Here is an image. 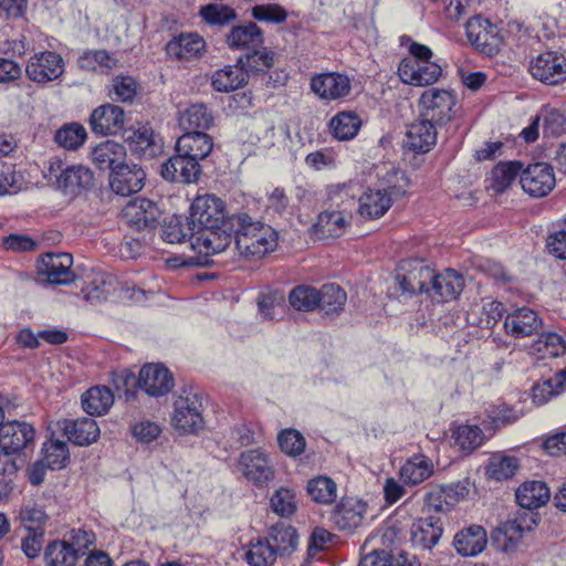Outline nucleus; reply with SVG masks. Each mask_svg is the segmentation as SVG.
<instances>
[{
  "label": "nucleus",
  "mask_w": 566,
  "mask_h": 566,
  "mask_svg": "<svg viewBox=\"0 0 566 566\" xmlns=\"http://www.w3.org/2000/svg\"><path fill=\"white\" fill-rule=\"evenodd\" d=\"M276 244L277 232L271 226L248 213H237L235 248L241 255L260 259L274 251Z\"/></svg>",
  "instance_id": "obj_1"
},
{
  "label": "nucleus",
  "mask_w": 566,
  "mask_h": 566,
  "mask_svg": "<svg viewBox=\"0 0 566 566\" xmlns=\"http://www.w3.org/2000/svg\"><path fill=\"white\" fill-rule=\"evenodd\" d=\"M392 178L396 179L395 184L389 185L384 189H370L359 198L358 212L361 217L367 219H378L382 217L392 203L394 198H399L406 195L409 187L407 176L399 170L392 172Z\"/></svg>",
  "instance_id": "obj_2"
},
{
  "label": "nucleus",
  "mask_w": 566,
  "mask_h": 566,
  "mask_svg": "<svg viewBox=\"0 0 566 566\" xmlns=\"http://www.w3.org/2000/svg\"><path fill=\"white\" fill-rule=\"evenodd\" d=\"M45 178L65 195L75 196L94 185V175L85 166H65L61 160L50 161Z\"/></svg>",
  "instance_id": "obj_3"
},
{
  "label": "nucleus",
  "mask_w": 566,
  "mask_h": 566,
  "mask_svg": "<svg viewBox=\"0 0 566 566\" xmlns=\"http://www.w3.org/2000/svg\"><path fill=\"white\" fill-rule=\"evenodd\" d=\"M171 426L180 433H196L202 429V400L198 392L185 391L175 400Z\"/></svg>",
  "instance_id": "obj_4"
},
{
  "label": "nucleus",
  "mask_w": 566,
  "mask_h": 566,
  "mask_svg": "<svg viewBox=\"0 0 566 566\" xmlns=\"http://www.w3.org/2000/svg\"><path fill=\"white\" fill-rule=\"evenodd\" d=\"M195 229L235 222L237 214L227 216L223 201L212 195L198 196L190 207L189 216Z\"/></svg>",
  "instance_id": "obj_5"
},
{
  "label": "nucleus",
  "mask_w": 566,
  "mask_h": 566,
  "mask_svg": "<svg viewBox=\"0 0 566 566\" xmlns=\"http://www.w3.org/2000/svg\"><path fill=\"white\" fill-rule=\"evenodd\" d=\"M233 233H235V222L196 229L192 249L205 255L221 253L231 244Z\"/></svg>",
  "instance_id": "obj_6"
},
{
  "label": "nucleus",
  "mask_w": 566,
  "mask_h": 566,
  "mask_svg": "<svg viewBox=\"0 0 566 566\" xmlns=\"http://www.w3.org/2000/svg\"><path fill=\"white\" fill-rule=\"evenodd\" d=\"M455 97L448 91L428 90L420 97V117L437 126H442L453 117Z\"/></svg>",
  "instance_id": "obj_7"
},
{
  "label": "nucleus",
  "mask_w": 566,
  "mask_h": 566,
  "mask_svg": "<svg viewBox=\"0 0 566 566\" xmlns=\"http://www.w3.org/2000/svg\"><path fill=\"white\" fill-rule=\"evenodd\" d=\"M433 270L420 260H403L398 268L396 282L402 293H430Z\"/></svg>",
  "instance_id": "obj_8"
},
{
  "label": "nucleus",
  "mask_w": 566,
  "mask_h": 566,
  "mask_svg": "<svg viewBox=\"0 0 566 566\" xmlns=\"http://www.w3.org/2000/svg\"><path fill=\"white\" fill-rule=\"evenodd\" d=\"M531 75L547 85H557L566 80V56L557 51H545L530 61Z\"/></svg>",
  "instance_id": "obj_9"
},
{
  "label": "nucleus",
  "mask_w": 566,
  "mask_h": 566,
  "mask_svg": "<svg viewBox=\"0 0 566 566\" xmlns=\"http://www.w3.org/2000/svg\"><path fill=\"white\" fill-rule=\"evenodd\" d=\"M72 265V254L65 252H49L39 261L38 274L43 281L50 284L67 285L75 280Z\"/></svg>",
  "instance_id": "obj_10"
},
{
  "label": "nucleus",
  "mask_w": 566,
  "mask_h": 566,
  "mask_svg": "<svg viewBox=\"0 0 566 566\" xmlns=\"http://www.w3.org/2000/svg\"><path fill=\"white\" fill-rule=\"evenodd\" d=\"M64 73V61L53 51H43L32 55L27 65L28 78L38 84H48Z\"/></svg>",
  "instance_id": "obj_11"
},
{
  "label": "nucleus",
  "mask_w": 566,
  "mask_h": 566,
  "mask_svg": "<svg viewBox=\"0 0 566 566\" xmlns=\"http://www.w3.org/2000/svg\"><path fill=\"white\" fill-rule=\"evenodd\" d=\"M522 189L534 198L547 196L555 187L556 179L553 167L547 163L530 164L521 172Z\"/></svg>",
  "instance_id": "obj_12"
},
{
  "label": "nucleus",
  "mask_w": 566,
  "mask_h": 566,
  "mask_svg": "<svg viewBox=\"0 0 566 566\" xmlns=\"http://www.w3.org/2000/svg\"><path fill=\"white\" fill-rule=\"evenodd\" d=\"M35 430L25 421H7L0 426V451L4 455L18 454L32 446Z\"/></svg>",
  "instance_id": "obj_13"
},
{
  "label": "nucleus",
  "mask_w": 566,
  "mask_h": 566,
  "mask_svg": "<svg viewBox=\"0 0 566 566\" xmlns=\"http://www.w3.org/2000/svg\"><path fill=\"white\" fill-rule=\"evenodd\" d=\"M310 87L319 99L333 102L349 95L352 81L339 72L318 73L312 76Z\"/></svg>",
  "instance_id": "obj_14"
},
{
  "label": "nucleus",
  "mask_w": 566,
  "mask_h": 566,
  "mask_svg": "<svg viewBox=\"0 0 566 566\" xmlns=\"http://www.w3.org/2000/svg\"><path fill=\"white\" fill-rule=\"evenodd\" d=\"M239 467L242 474L254 484L262 486L274 478V467L269 457L260 449L241 453Z\"/></svg>",
  "instance_id": "obj_15"
},
{
  "label": "nucleus",
  "mask_w": 566,
  "mask_h": 566,
  "mask_svg": "<svg viewBox=\"0 0 566 566\" xmlns=\"http://www.w3.org/2000/svg\"><path fill=\"white\" fill-rule=\"evenodd\" d=\"M123 214L130 227L145 230L156 228L161 211L155 201L138 197L125 206Z\"/></svg>",
  "instance_id": "obj_16"
},
{
  "label": "nucleus",
  "mask_w": 566,
  "mask_h": 566,
  "mask_svg": "<svg viewBox=\"0 0 566 566\" xmlns=\"http://www.w3.org/2000/svg\"><path fill=\"white\" fill-rule=\"evenodd\" d=\"M442 69L431 61H413L403 59L398 66V74L402 82L413 86L430 85L439 80Z\"/></svg>",
  "instance_id": "obj_17"
},
{
  "label": "nucleus",
  "mask_w": 566,
  "mask_h": 566,
  "mask_svg": "<svg viewBox=\"0 0 566 566\" xmlns=\"http://www.w3.org/2000/svg\"><path fill=\"white\" fill-rule=\"evenodd\" d=\"M145 178L146 174L139 166L118 163L111 172L109 186L116 195L126 197L140 191Z\"/></svg>",
  "instance_id": "obj_18"
},
{
  "label": "nucleus",
  "mask_w": 566,
  "mask_h": 566,
  "mask_svg": "<svg viewBox=\"0 0 566 566\" xmlns=\"http://www.w3.org/2000/svg\"><path fill=\"white\" fill-rule=\"evenodd\" d=\"M137 384L148 396L161 397L174 387V377L163 365H145L138 376Z\"/></svg>",
  "instance_id": "obj_19"
},
{
  "label": "nucleus",
  "mask_w": 566,
  "mask_h": 566,
  "mask_svg": "<svg viewBox=\"0 0 566 566\" xmlns=\"http://www.w3.org/2000/svg\"><path fill=\"white\" fill-rule=\"evenodd\" d=\"M161 177L170 182L193 184L201 175V166L176 151L160 167Z\"/></svg>",
  "instance_id": "obj_20"
},
{
  "label": "nucleus",
  "mask_w": 566,
  "mask_h": 566,
  "mask_svg": "<svg viewBox=\"0 0 566 566\" xmlns=\"http://www.w3.org/2000/svg\"><path fill=\"white\" fill-rule=\"evenodd\" d=\"M542 326L543 322L537 312L526 306L507 314L504 322L506 333L514 338L532 336L538 333Z\"/></svg>",
  "instance_id": "obj_21"
},
{
  "label": "nucleus",
  "mask_w": 566,
  "mask_h": 566,
  "mask_svg": "<svg viewBox=\"0 0 566 566\" xmlns=\"http://www.w3.org/2000/svg\"><path fill=\"white\" fill-rule=\"evenodd\" d=\"M90 123L95 134L115 135L124 127L125 112L117 105L104 104L93 111Z\"/></svg>",
  "instance_id": "obj_22"
},
{
  "label": "nucleus",
  "mask_w": 566,
  "mask_h": 566,
  "mask_svg": "<svg viewBox=\"0 0 566 566\" xmlns=\"http://www.w3.org/2000/svg\"><path fill=\"white\" fill-rule=\"evenodd\" d=\"M367 504L361 500L345 497L335 506L331 520L342 531L355 530L363 523Z\"/></svg>",
  "instance_id": "obj_23"
},
{
  "label": "nucleus",
  "mask_w": 566,
  "mask_h": 566,
  "mask_svg": "<svg viewBox=\"0 0 566 566\" xmlns=\"http://www.w3.org/2000/svg\"><path fill=\"white\" fill-rule=\"evenodd\" d=\"M352 220L350 211L346 210H325L317 217L312 227L314 235L319 239L342 237Z\"/></svg>",
  "instance_id": "obj_24"
},
{
  "label": "nucleus",
  "mask_w": 566,
  "mask_h": 566,
  "mask_svg": "<svg viewBox=\"0 0 566 566\" xmlns=\"http://www.w3.org/2000/svg\"><path fill=\"white\" fill-rule=\"evenodd\" d=\"M57 427L76 446H90L97 440L101 430L93 418L63 419Z\"/></svg>",
  "instance_id": "obj_25"
},
{
  "label": "nucleus",
  "mask_w": 566,
  "mask_h": 566,
  "mask_svg": "<svg viewBox=\"0 0 566 566\" xmlns=\"http://www.w3.org/2000/svg\"><path fill=\"white\" fill-rule=\"evenodd\" d=\"M464 287V279L452 269H448L440 274L433 272V280L430 282V293L433 300L438 302H449L455 300Z\"/></svg>",
  "instance_id": "obj_26"
},
{
  "label": "nucleus",
  "mask_w": 566,
  "mask_h": 566,
  "mask_svg": "<svg viewBox=\"0 0 566 566\" xmlns=\"http://www.w3.org/2000/svg\"><path fill=\"white\" fill-rule=\"evenodd\" d=\"M212 149L213 140L203 132H187L176 143L177 153L198 164L206 159Z\"/></svg>",
  "instance_id": "obj_27"
},
{
  "label": "nucleus",
  "mask_w": 566,
  "mask_h": 566,
  "mask_svg": "<svg viewBox=\"0 0 566 566\" xmlns=\"http://www.w3.org/2000/svg\"><path fill=\"white\" fill-rule=\"evenodd\" d=\"M437 127V125L420 117L419 120L409 126L403 140L405 147L417 154L428 153L436 145Z\"/></svg>",
  "instance_id": "obj_28"
},
{
  "label": "nucleus",
  "mask_w": 566,
  "mask_h": 566,
  "mask_svg": "<svg viewBox=\"0 0 566 566\" xmlns=\"http://www.w3.org/2000/svg\"><path fill=\"white\" fill-rule=\"evenodd\" d=\"M443 533L441 520L437 516L420 517L411 525V542L416 547L431 549Z\"/></svg>",
  "instance_id": "obj_29"
},
{
  "label": "nucleus",
  "mask_w": 566,
  "mask_h": 566,
  "mask_svg": "<svg viewBox=\"0 0 566 566\" xmlns=\"http://www.w3.org/2000/svg\"><path fill=\"white\" fill-rule=\"evenodd\" d=\"M486 531L474 524L459 531L453 538V546L462 556H475L486 547Z\"/></svg>",
  "instance_id": "obj_30"
},
{
  "label": "nucleus",
  "mask_w": 566,
  "mask_h": 566,
  "mask_svg": "<svg viewBox=\"0 0 566 566\" xmlns=\"http://www.w3.org/2000/svg\"><path fill=\"white\" fill-rule=\"evenodd\" d=\"M227 44L232 50H254L263 44L262 30L253 22L232 27L226 35Z\"/></svg>",
  "instance_id": "obj_31"
},
{
  "label": "nucleus",
  "mask_w": 566,
  "mask_h": 566,
  "mask_svg": "<svg viewBox=\"0 0 566 566\" xmlns=\"http://www.w3.org/2000/svg\"><path fill=\"white\" fill-rule=\"evenodd\" d=\"M205 40L195 33L180 34L166 45L167 54L178 60L198 57L205 50Z\"/></svg>",
  "instance_id": "obj_32"
},
{
  "label": "nucleus",
  "mask_w": 566,
  "mask_h": 566,
  "mask_svg": "<svg viewBox=\"0 0 566 566\" xmlns=\"http://www.w3.org/2000/svg\"><path fill=\"white\" fill-rule=\"evenodd\" d=\"M274 62L275 53L268 49L262 51L254 49L252 53H248L238 59V64L244 69L248 76L261 75V81L265 83H270L272 80L268 71L274 66Z\"/></svg>",
  "instance_id": "obj_33"
},
{
  "label": "nucleus",
  "mask_w": 566,
  "mask_h": 566,
  "mask_svg": "<svg viewBox=\"0 0 566 566\" xmlns=\"http://www.w3.org/2000/svg\"><path fill=\"white\" fill-rule=\"evenodd\" d=\"M515 496L521 507L533 511L548 502L551 491L543 481H527L518 486Z\"/></svg>",
  "instance_id": "obj_34"
},
{
  "label": "nucleus",
  "mask_w": 566,
  "mask_h": 566,
  "mask_svg": "<svg viewBox=\"0 0 566 566\" xmlns=\"http://www.w3.org/2000/svg\"><path fill=\"white\" fill-rule=\"evenodd\" d=\"M125 140L129 150L138 156L153 158L161 150L153 129L146 126L132 130Z\"/></svg>",
  "instance_id": "obj_35"
},
{
  "label": "nucleus",
  "mask_w": 566,
  "mask_h": 566,
  "mask_svg": "<svg viewBox=\"0 0 566 566\" xmlns=\"http://www.w3.org/2000/svg\"><path fill=\"white\" fill-rule=\"evenodd\" d=\"M213 124V115L202 104H192L179 114V126L186 132H201Z\"/></svg>",
  "instance_id": "obj_36"
},
{
  "label": "nucleus",
  "mask_w": 566,
  "mask_h": 566,
  "mask_svg": "<svg viewBox=\"0 0 566 566\" xmlns=\"http://www.w3.org/2000/svg\"><path fill=\"white\" fill-rule=\"evenodd\" d=\"M249 76L240 64L226 66L212 76V86L218 92L235 91L248 83Z\"/></svg>",
  "instance_id": "obj_37"
},
{
  "label": "nucleus",
  "mask_w": 566,
  "mask_h": 566,
  "mask_svg": "<svg viewBox=\"0 0 566 566\" xmlns=\"http://www.w3.org/2000/svg\"><path fill=\"white\" fill-rule=\"evenodd\" d=\"M114 403L113 392L105 386H96L88 389L82 396V406L88 415H104Z\"/></svg>",
  "instance_id": "obj_38"
},
{
  "label": "nucleus",
  "mask_w": 566,
  "mask_h": 566,
  "mask_svg": "<svg viewBox=\"0 0 566 566\" xmlns=\"http://www.w3.org/2000/svg\"><path fill=\"white\" fill-rule=\"evenodd\" d=\"M195 227H192L190 218L171 217L165 221L161 228V239L165 242L175 244L182 243L187 239L190 240L192 245V238L195 237Z\"/></svg>",
  "instance_id": "obj_39"
},
{
  "label": "nucleus",
  "mask_w": 566,
  "mask_h": 566,
  "mask_svg": "<svg viewBox=\"0 0 566 566\" xmlns=\"http://www.w3.org/2000/svg\"><path fill=\"white\" fill-rule=\"evenodd\" d=\"M432 473V462L424 455H415L401 467L400 479L406 484L416 485L429 479Z\"/></svg>",
  "instance_id": "obj_40"
},
{
  "label": "nucleus",
  "mask_w": 566,
  "mask_h": 566,
  "mask_svg": "<svg viewBox=\"0 0 566 566\" xmlns=\"http://www.w3.org/2000/svg\"><path fill=\"white\" fill-rule=\"evenodd\" d=\"M266 538L270 539L280 556L292 554L298 544L296 530L285 523L272 526Z\"/></svg>",
  "instance_id": "obj_41"
},
{
  "label": "nucleus",
  "mask_w": 566,
  "mask_h": 566,
  "mask_svg": "<svg viewBox=\"0 0 566 566\" xmlns=\"http://www.w3.org/2000/svg\"><path fill=\"white\" fill-rule=\"evenodd\" d=\"M319 303L317 308L327 316L338 315L345 306L347 295L335 284H325L318 290Z\"/></svg>",
  "instance_id": "obj_42"
},
{
  "label": "nucleus",
  "mask_w": 566,
  "mask_h": 566,
  "mask_svg": "<svg viewBox=\"0 0 566 566\" xmlns=\"http://www.w3.org/2000/svg\"><path fill=\"white\" fill-rule=\"evenodd\" d=\"M361 125V120L354 112H340L329 122V128L335 138L348 140L354 138Z\"/></svg>",
  "instance_id": "obj_43"
},
{
  "label": "nucleus",
  "mask_w": 566,
  "mask_h": 566,
  "mask_svg": "<svg viewBox=\"0 0 566 566\" xmlns=\"http://www.w3.org/2000/svg\"><path fill=\"white\" fill-rule=\"evenodd\" d=\"M277 556H280L277 551L268 538L251 541L245 554L247 562L251 566H273Z\"/></svg>",
  "instance_id": "obj_44"
},
{
  "label": "nucleus",
  "mask_w": 566,
  "mask_h": 566,
  "mask_svg": "<svg viewBox=\"0 0 566 566\" xmlns=\"http://www.w3.org/2000/svg\"><path fill=\"white\" fill-rule=\"evenodd\" d=\"M536 524L534 514L531 513L530 518H520L505 522L500 528V533L504 537L503 549L510 552L514 549L517 542L523 537L525 532H530Z\"/></svg>",
  "instance_id": "obj_45"
},
{
  "label": "nucleus",
  "mask_w": 566,
  "mask_h": 566,
  "mask_svg": "<svg viewBox=\"0 0 566 566\" xmlns=\"http://www.w3.org/2000/svg\"><path fill=\"white\" fill-rule=\"evenodd\" d=\"M306 490L312 500L319 504H331L337 497L336 483L325 475L310 480Z\"/></svg>",
  "instance_id": "obj_46"
},
{
  "label": "nucleus",
  "mask_w": 566,
  "mask_h": 566,
  "mask_svg": "<svg viewBox=\"0 0 566 566\" xmlns=\"http://www.w3.org/2000/svg\"><path fill=\"white\" fill-rule=\"evenodd\" d=\"M124 148L119 144L107 140L96 146L92 151V160L99 169H112L116 167L117 161L123 157Z\"/></svg>",
  "instance_id": "obj_47"
},
{
  "label": "nucleus",
  "mask_w": 566,
  "mask_h": 566,
  "mask_svg": "<svg viewBox=\"0 0 566 566\" xmlns=\"http://www.w3.org/2000/svg\"><path fill=\"white\" fill-rule=\"evenodd\" d=\"M521 172L522 164L517 161L496 165L492 170L491 188L499 193L505 191Z\"/></svg>",
  "instance_id": "obj_48"
},
{
  "label": "nucleus",
  "mask_w": 566,
  "mask_h": 566,
  "mask_svg": "<svg viewBox=\"0 0 566 566\" xmlns=\"http://www.w3.org/2000/svg\"><path fill=\"white\" fill-rule=\"evenodd\" d=\"M289 302L297 311H314L319 303L318 290L310 285L295 286L289 294Z\"/></svg>",
  "instance_id": "obj_49"
},
{
  "label": "nucleus",
  "mask_w": 566,
  "mask_h": 566,
  "mask_svg": "<svg viewBox=\"0 0 566 566\" xmlns=\"http://www.w3.org/2000/svg\"><path fill=\"white\" fill-rule=\"evenodd\" d=\"M382 537L371 536L363 545V555L358 566H389L390 552L377 546Z\"/></svg>",
  "instance_id": "obj_50"
},
{
  "label": "nucleus",
  "mask_w": 566,
  "mask_h": 566,
  "mask_svg": "<svg viewBox=\"0 0 566 566\" xmlns=\"http://www.w3.org/2000/svg\"><path fill=\"white\" fill-rule=\"evenodd\" d=\"M42 460L51 470H60L66 465L70 459L67 444L60 440H51L42 447Z\"/></svg>",
  "instance_id": "obj_51"
},
{
  "label": "nucleus",
  "mask_w": 566,
  "mask_h": 566,
  "mask_svg": "<svg viewBox=\"0 0 566 566\" xmlns=\"http://www.w3.org/2000/svg\"><path fill=\"white\" fill-rule=\"evenodd\" d=\"M45 559L50 566H73L77 557L67 542H53L45 551Z\"/></svg>",
  "instance_id": "obj_52"
},
{
  "label": "nucleus",
  "mask_w": 566,
  "mask_h": 566,
  "mask_svg": "<svg viewBox=\"0 0 566 566\" xmlns=\"http://www.w3.org/2000/svg\"><path fill=\"white\" fill-rule=\"evenodd\" d=\"M566 382V368L559 370L548 379L543 380L533 387L534 402L542 405L545 403L551 397L558 394V390Z\"/></svg>",
  "instance_id": "obj_53"
},
{
  "label": "nucleus",
  "mask_w": 566,
  "mask_h": 566,
  "mask_svg": "<svg viewBox=\"0 0 566 566\" xmlns=\"http://www.w3.org/2000/svg\"><path fill=\"white\" fill-rule=\"evenodd\" d=\"M115 64L116 60L105 50L85 51L78 57V66L86 71L111 70Z\"/></svg>",
  "instance_id": "obj_54"
},
{
  "label": "nucleus",
  "mask_w": 566,
  "mask_h": 566,
  "mask_svg": "<svg viewBox=\"0 0 566 566\" xmlns=\"http://www.w3.org/2000/svg\"><path fill=\"white\" fill-rule=\"evenodd\" d=\"M86 138V130L78 124L64 125L55 134V142L66 149H77Z\"/></svg>",
  "instance_id": "obj_55"
},
{
  "label": "nucleus",
  "mask_w": 566,
  "mask_h": 566,
  "mask_svg": "<svg viewBox=\"0 0 566 566\" xmlns=\"http://www.w3.org/2000/svg\"><path fill=\"white\" fill-rule=\"evenodd\" d=\"M200 14L206 22L214 25L228 24L237 18V13L232 8L221 3H212L202 7Z\"/></svg>",
  "instance_id": "obj_56"
},
{
  "label": "nucleus",
  "mask_w": 566,
  "mask_h": 566,
  "mask_svg": "<svg viewBox=\"0 0 566 566\" xmlns=\"http://www.w3.org/2000/svg\"><path fill=\"white\" fill-rule=\"evenodd\" d=\"M270 502L273 512L282 517H289L296 511L295 494L290 489H279L274 492Z\"/></svg>",
  "instance_id": "obj_57"
},
{
  "label": "nucleus",
  "mask_w": 566,
  "mask_h": 566,
  "mask_svg": "<svg viewBox=\"0 0 566 566\" xmlns=\"http://www.w3.org/2000/svg\"><path fill=\"white\" fill-rule=\"evenodd\" d=\"M277 440L282 452L289 457L302 454L306 447L305 438L295 429L283 430Z\"/></svg>",
  "instance_id": "obj_58"
},
{
  "label": "nucleus",
  "mask_w": 566,
  "mask_h": 566,
  "mask_svg": "<svg viewBox=\"0 0 566 566\" xmlns=\"http://www.w3.org/2000/svg\"><path fill=\"white\" fill-rule=\"evenodd\" d=\"M518 469V461L515 457L493 458L489 464L488 472L496 481L512 478Z\"/></svg>",
  "instance_id": "obj_59"
},
{
  "label": "nucleus",
  "mask_w": 566,
  "mask_h": 566,
  "mask_svg": "<svg viewBox=\"0 0 566 566\" xmlns=\"http://www.w3.org/2000/svg\"><path fill=\"white\" fill-rule=\"evenodd\" d=\"M251 15L265 23H282L286 20L287 13L284 8L279 4H256L251 9Z\"/></svg>",
  "instance_id": "obj_60"
},
{
  "label": "nucleus",
  "mask_w": 566,
  "mask_h": 566,
  "mask_svg": "<svg viewBox=\"0 0 566 566\" xmlns=\"http://www.w3.org/2000/svg\"><path fill=\"white\" fill-rule=\"evenodd\" d=\"M502 40L499 35L496 25L489 22V28H484L482 33L479 35L472 44L481 52L492 55L499 51Z\"/></svg>",
  "instance_id": "obj_61"
},
{
  "label": "nucleus",
  "mask_w": 566,
  "mask_h": 566,
  "mask_svg": "<svg viewBox=\"0 0 566 566\" xmlns=\"http://www.w3.org/2000/svg\"><path fill=\"white\" fill-rule=\"evenodd\" d=\"M454 434L460 448L469 451L476 449L483 440V432L478 426H460Z\"/></svg>",
  "instance_id": "obj_62"
},
{
  "label": "nucleus",
  "mask_w": 566,
  "mask_h": 566,
  "mask_svg": "<svg viewBox=\"0 0 566 566\" xmlns=\"http://www.w3.org/2000/svg\"><path fill=\"white\" fill-rule=\"evenodd\" d=\"M537 345L538 350H544L546 355L552 357H559L566 353V342L556 333L542 334Z\"/></svg>",
  "instance_id": "obj_63"
},
{
  "label": "nucleus",
  "mask_w": 566,
  "mask_h": 566,
  "mask_svg": "<svg viewBox=\"0 0 566 566\" xmlns=\"http://www.w3.org/2000/svg\"><path fill=\"white\" fill-rule=\"evenodd\" d=\"M112 86L115 101L132 102L136 95L137 84L132 76H116Z\"/></svg>",
  "instance_id": "obj_64"
}]
</instances>
